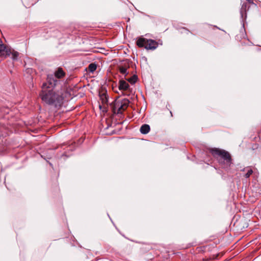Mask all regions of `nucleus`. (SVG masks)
I'll list each match as a JSON object with an SVG mask.
<instances>
[{"mask_svg":"<svg viewBox=\"0 0 261 261\" xmlns=\"http://www.w3.org/2000/svg\"><path fill=\"white\" fill-rule=\"evenodd\" d=\"M60 81L53 76H48L46 82L42 85V90L39 94L41 100L48 105L61 107L63 103V97L58 92L54 90Z\"/></svg>","mask_w":261,"mask_h":261,"instance_id":"nucleus-1","label":"nucleus"},{"mask_svg":"<svg viewBox=\"0 0 261 261\" xmlns=\"http://www.w3.org/2000/svg\"><path fill=\"white\" fill-rule=\"evenodd\" d=\"M209 150L222 168L228 169L232 164L231 156L228 151L218 148H211Z\"/></svg>","mask_w":261,"mask_h":261,"instance_id":"nucleus-2","label":"nucleus"},{"mask_svg":"<svg viewBox=\"0 0 261 261\" xmlns=\"http://www.w3.org/2000/svg\"><path fill=\"white\" fill-rule=\"evenodd\" d=\"M136 44L139 47H144L147 50H154L158 46V43L152 39H147L143 37H139Z\"/></svg>","mask_w":261,"mask_h":261,"instance_id":"nucleus-3","label":"nucleus"},{"mask_svg":"<svg viewBox=\"0 0 261 261\" xmlns=\"http://www.w3.org/2000/svg\"><path fill=\"white\" fill-rule=\"evenodd\" d=\"M11 55V58L13 60H16L17 59L19 53L14 49H11L10 48L6 46L0 40V57L6 58L10 57Z\"/></svg>","mask_w":261,"mask_h":261,"instance_id":"nucleus-4","label":"nucleus"},{"mask_svg":"<svg viewBox=\"0 0 261 261\" xmlns=\"http://www.w3.org/2000/svg\"><path fill=\"white\" fill-rule=\"evenodd\" d=\"M129 101L126 98L121 100H116L113 103L112 110L115 114H122L128 107Z\"/></svg>","mask_w":261,"mask_h":261,"instance_id":"nucleus-5","label":"nucleus"},{"mask_svg":"<svg viewBox=\"0 0 261 261\" xmlns=\"http://www.w3.org/2000/svg\"><path fill=\"white\" fill-rule=\"evenodd\" d=\"M99 96L102 104H106L108 101L107 91L105 88H101L99 91Z\"/></svg>","mask_w":261,"mask_h":261,"instance_id":"nucleus-6","label":"nucleus"},{"mask_svg":"<svg viewBox=\"0 0 261 261\" xmlns=\"http://www.w3.org/2000/svg\"><path fill=\"white\" fill-rule=\"evenodd\" d=\"M118 68L119 72L121 74H124L125 77L128 74V72H127V69L129 68V65L128 64H125L123 65H120Z\"/></svg>","mask_w":261,"mask_h":261,"instance_id":"nucleus-7","label":"nucleus"},{"mask_svg":"<svg viewBox=\"0 0 261 261\" xmlns=\"http://www.w3.org/2000/svg\"><path fill=\"white\" fill-rule=\"evenodd\" d=\"M129 87V85L123 80H120L119 84V89L120 90H127Z\"/></svg>","mask_w":261,"mask_h":261,"instance_id":"nucleus-8","label":"nucleus"},{"mask_svg":"<svg viewBox=\"0 0 261 261\" xmlns=\"http://www.w3.org/2000/svg\"><path fill=\"white\" fill-rule=\"evenodd\" d=\"M65 72L63 71V69L61 67L58 68L57 70L55 72V76L57 79H61L64 77Z\"/></svg>","mask_w":261,"mask_h":261,"instance_id":"nucleus-9","label":"nucleus"},{"mask_svg":"<svg viewBox=\"0 0 261 261\" xmlns=\"http://www.w3.org/2000/svg\"><path fill=\"white\" fill-rule=\"evenodd\" d=\"M247 7V4L245 3L242 5V7L241 8L240 13L241 14L242 18L243 19H246L247 17L246 10Z\"/></svg>","mask_w":261,"mask_h":261,"instance_id":"nucleus-10","label":"nucleus"},{"mask_svg":"<svg viewBox=\"0 0 261 261\" xmlns=\"http://www.w3.org/2000/svg\"><path fill=\"white\" fill-rule=\"evenodd\" d=\"M150 128L149 125L144 124L142 125L140 129V132L143 134H146L149 132Z\"/></svg>","mask_w":261,"mask_h":261,"instance_id":"nucleus-11","label":"nucleus"},{"mask_svg":"<svg viewBox=\"0 0 261 261\" xmlns=\"http://www.w3.org/2000/svg\"><path fill=\"white\" fill-rule=\"evenodd\" d=\"M125 79L127 80L131 84H134L137 82L138 80V76L136 75H133L132 77L129 78H127L126 77H125Z\"/></svg>","mask_w":261,"mask_h":261,"instance_id":"nucleus-12","label":"nucleus"},{"mask_svg":"<svg viewBox=\"0 0 261 261\" xmlns=\"http://www.w3.org/2000/svg\"><path fill=\"white\" fill-rule=\"evenodd\" d=\"M97 65L95 63H91L88 66V70L89 72L93 73L96 70Z\"/></svg>","mask_w":261,"mask_h":261,"instance_id":"nucleus-13","label":"nucleus"},{"mask_svg":"<svg viewBox=\"0 0 261 261\" xmlns=\"http://www.w3.org/2000/svg\"><path fill=\"white\" fill-rule=\"evenodd\" d=\"M246 43H242V46L244 47V48L245 49L247 46L248 47H252L253 45L251 42H250L249 40L246 41Z\"/></svg>","mask_w":261,"mask_h":261,"instance_id":"nucleus-14","label":"nucleus"},{"mask_svg":"<svg viewBox=\"0 0 261 261\" xmlns=\"http://www.w3.org/2000/svg\"><path fill=\"white\" fill-rule=\"evenodd\" d=\"M253 173V170L251 169H248L247 170V173L245 174V175H244V176L246 178H249L250 175Z\"/></svg>","mask_w":261,"mask_h":261,"instance_id":"nucleus-15","label":"nucleus"},{"mask_svg":"<svg viewBox=\"0 0 261 261\" xmlns=\"http://www.w3.org/2000/svg\"><path fill=\"white\" fill-rule=\"evenodd\" d=\"M183 29L187 32L188 33L190 32V31L186 28H183Z\"/></svg>","mask_w":261,"mask_h":261,"instance_id":"nucleus-16","label":"nucleus"}]
</instances>
